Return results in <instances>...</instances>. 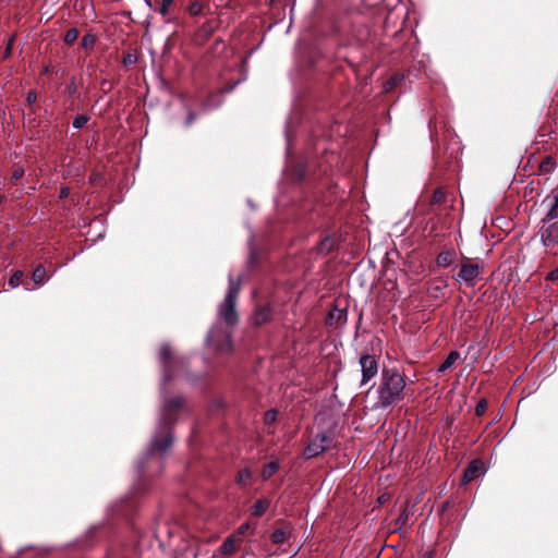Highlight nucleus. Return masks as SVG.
I'll use <instances>...</instances> for the list:
<instances>
[{
	"instance_id": "f257e3e1",
	"label": "nucleus",
	"mask_w": 558,
	"mask_h": 558,
	"mask_svg": "<svg viewBox=\"0 0 558 558\" xmlns=\"http://www.w3.org/2000/svg\"><path fill=\"white\" fill-rule=\"evenodd\" d=\"M405 388V379L402 374L396 369L384 368L381 372L380 384L376 390L377 399L373 408L376 410L387 409L402 399Z\"/></svg>"
},
{
	"instance_id": "f03ea898",
	"label": "nucleus",
	"mask_w": 558,
	"mask_h": 558,
	"mask_svg": "<svg viewBox=\"0 0 558 558\" xmlns=\"http://www.w3.org/2000/svg\"><path fill=\"white\" fill-rule=\"evenodd\" d=\"M184 407V399L182 397H173L165 401L160 424L161 430L155 435L151 449L155 452L165 453L172 445V436L169 430L171 424L175 421V414Z\"/></svg>"
},
{
	"instance_id": "7ed1b4c3",
	"label": "nucleus",
	"mask_w": 558,
	"mask_h": 558,
	"mask_svg": "<svg viewBox=\"0 0 558 558\" xmlns=\"http://www.w3.org/2000/svg\"><path fill=\"white\" fill-rule=\"evenodd\" d=\"M240 292V279L234 280L231 276L229 277V288L225 296V300L219 306V317L230 326H233L238 322V314L235 312L236 298Z\"/></svg>"
},
{
	"instance_id": "20e7f679",
	"label": "nucleus",
	"mask_w": 558,
	"mask_h": 558,
	"mask_svg": "<svg viewBox=\"0 0 558 558\" xmlns=\"http://www.w3.org/2000/svg\"><path fill=\"white\" fill-rule=\"evenodd\" d=\"M207 343L221 353H230L232 343L230 335L220 327H214L207 335Z\"/></svg>"
},
{
	"instance_id": "39448f33",
	"label": "nucleus",
	"mask_w": 558,
	"mask_h": 558,
	"mask_svg": "<svg viewBox=\"0 0 558 558\" xmlns=\"http://www.w3.org/2000/svg\"><path fill=\"white\" fill-rule=\"evenodd\" d=\"M332 441L333 438L330 435L325 433L317 434L310 440L307 447L304 449L303 454L306 459L315 458L330 448Z\"/></svg>"
},
{
	"instance_id": "423d86ee",
	"label": "nucleus",
	"mask_w": 558,
	"mask_h": 558,
	"mask_svg": "<svg viewBox=\"0 0 558 558\" xmlns=\"http://www.w3.org/2000/svg\"><path fill=\"white\" fill-rule=\"evenodd\" d=\"M362 372L361 385H366L378 373V362L374 355L363 354L360 356Z\"/></svg>"
},
{
	"instance_id": "0eeeda50",
	"label": "nucleus",
	"mask_w": 558,
	"mask_h": 558,
	"mask_svg": "<svg viewBox=\"0 0 558 558\" xmlns=\"http://www.w3.org/2000/svg\"><path fill=\"white\" fill-rule=\"evenodd\" d=\"M294 537V527L289 522H281L270 535L274 545H282L289 543Z\"/></svg>"
},
{
	"instance_id": "6e6552de",
	"label": "nucleus",
	"mask_w": 558,
	"mask_h": 558,
	"mask_svg": "<svg viewBox=\"0 0 558 558\" xmlns=\"http://www.w3.org/2000/svg\"><path fill=\"white\" fill-rule=\"evenodd\" d=\"M159 356H160L161 361L163 362L165 368H166V375L163 377V385H166V383L171 379L172 373H173V368H174V366L177 364L180 363V361L177 360L172 355V351H171V348L169 345H162L160 348Z\"/></svg>"
},
{
	"instance_id": "1a4fd4ad",
	"label": "nucleus",
	"mask_w": 558,
	"mask_h": 558,
	"mask_svg": "<svg viewBox=\"0 0 558 558\" xmlns=\"http://www.w3.org/2000/svg\"><path fill=\"white\" fill-rule=\"evenodd\" d=\"M541 242L546 247H554L558 244V221L543 226L539 230Z\"/></svg>"
},
{
	"instance_id": "9d476101",
	"label": "nucleus",
	"mask_w": 558,
	"mask_h": 558,
	"mask_svg": "<svg viewBox=\"0 0 558 558\" xmlns=\"http://www.w3.org/2000/svg\"><path fill=\"white\" fill-rule=\"evenodd\" d=\"M480 275L478 264H471L469 259L461 265L460 271L456 276V280L465 283H472Z\"/></svg>"
},
{
	"instance_id": "9b49d317",
	"label": "nucleus",
	"mask_w": 558,
	"mask_h": 558,
	"mask_svg": "<svg viewBox=\"0 0 558 558\" xmlns=\"http://www.w3.org/2000/svg\"><path fill=\"white\" fill-rule=\"evenodd\" d=\"M241 538H238L235 534L228 536L217 551L210 558H217L218 555L232 556L238 551Z\"/></svg>"
},
{
	"instance_id": "f8f14e48",
	"label": "nucleus",
	"mask_w": 558,
	"mask_h": 558,
	"mask_svg": "<svg viewBox=\"0 0 558 558\" xmlns=\"http://www.w3.org/2000/svg\"><path fill=\"white\" fill-rule=\"evenodd\" d=\"M485 471V465L481 460H473L464 471L463 482L470 483L484 475Z\"/></svg>"
},
{
	"instance_id": "ddd939ff",
	"label": "nucleus",
	"mask_w": 558,
	"mask_h": 558,
	"mask_svg": "<svg viewBox=\"0 0 558 558\" xmlns=\"http://www.w3.org/2000/svg\"><path fill=\"white\" fill-rule=\"evenodd\" d=\"M348 313L345 310L333 307L327 316V325L338 328L347 323Z\"/></svg>"
},
{
	"instance_id": "4468645a",
	"label": "nucleus",
	"mask_w": 558,
	"mask_h": 558,
	"mask_svg": "<svg viewBox=\"0 0 558 558\" xmlns=\"http://www.w3.org/2000/svg\"><path fill=\"white\" fill-rule=\"evenodd\" d=\"M556 167L555 160L550 156H546L538 166L539 174H547L554 171Z\"/></svg>"
},
{
	"instance_id": "2eb2a0df",
	"label": "nucleus",
	"mask_w": 558,
	"mask_h": 558,
	"mask_svg": "<svg viewBox=\"0 0 558 558\" xmlns=\"http://www.w3.org/2000/svg\"><path fill=\"white\" fill-rule=\"evenodd\" d=\"M32 279L35 284L41 286L47 281L46 269L43 265H38L32 272Z\"/></svg>"
},
{
	"instance_id": "dca6fc26",
	"label": "nucleus",
	"mask_w": 558,
	"mask_h": 558,
	"mask_svg": "<svg viewBox=\"0 0 558 558\" xmlns=\"http://www.w3.org/2000/svg\"><path fill=\"white\" fill-rule=\"evenodd\" d=\"M460 357V353L458 351H451L446 360L441 363V365L438 368V372L445 373L447 369H449L456 361Z\"/></svg>"
},
{
	"instance_id": "f3484780",
	"label": "nucleus",
	"mask_w": 558,
	"mask_h": 558,
	"mask_svg": "<svg viewBox=\"0 0 558 558\" xmlns=\"http://www.w3.org/2000/svg\"><path fill=\"white\" fill-rule=\"evenodd\" d=\"M403 74L397 73L384 83V92L388 93L393 90L401 82H403Z\"/></svg>"
},
{
	"instance_id": "a211bd4d",
	"label": "nucleus",
	"mask_w": 558,
	"mask_h": 558,
	"mask_svg": "<svg viewBox=\"0 0 558 558\" xmlns=\"http://www.w3.org/2000/svg\"><path fill=\"white\" fill-rule=\"evenodd\" d=\"M279 470V462L278 461H270L269 463L265 464L262 471V477L264 480L270 478L277 471Z\"/></svg>"
},
{
	"instance_id": "6ab92c4d",
	"label": "nucleus",
	"mask_w": 558,
	"mask_h": 558,
	"mask_svg": "<svg viewBox=\"0 0 558 558\" xmlns=\"http://www.w3.org/2000/svg\"><path fill=\"white\" fill-rule=\"evenodd\" d=\"M268 506L269 502L266 499H259L252 507L251 513L255 517H262L266 512Z\"/></svg>"
},
{
	"instance_id": "aec40b11",
	"label": "nucleus",
	"mask_w": 558,
	"mask_h": 558,
	"mask_svg": "<svg viewBox=\"0 0 558 558\" xmlns=\"http://www.w3.org/2000/svg\"><path fill=\"white\" fill-rule=\"evenodd\" d=\"M453 262V253L450 251L441 252L437 256V265L440 267H448Z\"/></svg>"
},
{
	"instance_id": "412c9836",
	"label": "nucleus",
	"mask_w": 558,
	"mask_h": 558,
	"mask_svg": "<svg viewBox=\"0 0 558 558\" xmlns=\"http://www.w3.org/2000/svg\"><path fill=\"white\" fill-rule=\"evenodd\" d=\"M97 38L93 33H86L81 40V46L84 50H93Z\"/></svg>"
},
{
	"instance_id": "4be33fe9",
	"label": "nucleus",
	"mask_w": 558,
	"mask_h": 558,
	"mask_svg": "<svg viewBox=\"0 0 558 558\" xmlns=\"http://www.w3.org/2000/svg\"><path fill=\"white\" fill-rule=\"evenodd\" d=\"M557 218H558V191H557V194L555 195L554 204L551 205V207L547 211V214H546L545 218L543 219V221H551V220L557 219Z\"/></svg>"
},
{
	"instance_id": "5701e85b",
	"label": "nucleus",
	"mask_w": 558,
	"mask_h": 558,
	"mask_svg": "<svg viewBox=\"0 0 558 558\" xmlns=\"http://www.w3.org/2000/svg\"><path fill=\"white\" fill-rule=\"evenodd\" d=\"M78 31L76 28H70L65 32L63 40L66 45H72L76 41Z\"/></svg>"
},
{
	"instance_id": "b1692460",
	"label": "nucleus",
	"mask_w": 558,
	"mask_h": 558,
	"mask_svg": "<svg viewBox=\"0 0 558 558\" xmlns=\"http://www.w3.org/2000/svg\"><path fill=\"white\" fill-rule=\"evenodd\" d=\"M251 476V471L248 469H243L238 473L236 482L240 485H246Z\"/></svg>"
},
{
	"instance_id": "393cba45",
	"label": "nucleus",
	"mask_w": 558,
	"mask_h": 558,
	"mask_svg": "<svg viewBox=\"0 0 558 558\" xmlns=\"http://www.w3.org/2000/svg\"><path fill=\"white\" fill-rule=\"evenodd\" d=\"M22 279H23V272L21 270H16L12 276L11 278L9 279V284L12 287V288H16L21 284L22 282Z\"/></svg>"
},
{
	"instance_id": "a878e982",
	"label": "nucleus",
	"mask_w": 558,
	"mask_h": 558,
	"mask_svg": "<svg viewBox=\"0 0 558 558\" xmlns=\"http://www.w3.org/2000/svg\"><path fill=\"white\" fill-rule=\"evenodd\" d=\"M268 310L262 308L255 314V324L259 325L267 320L268 318Z\"/></svg>"
},
{
	"instance_id": "bb28decb",
	"label": "nucleus",
	"mask_w": 558,
	"mask_h": 558,
	"mask_svg": "<svg viewBox=\"0 0 558 558\" xmlns=\"http://www.w3.org/2000/svg\"><path fill=\"white\" fill-rule=\"evenodd\" d=\"M87 117L80 114L74 118L72 125L75 129H82L87 123Z\"/></svg>"
},
{
	"instance_id": "cd10ccee",
	"label": "nucleus",
	"mask_w": 558,
	"mask_h": 558,
	"mask_svg": "<svg viewBox=\"0 0 558 558\" xmlns=\"http://www.w3.org/2000/svg\"><path fill=\"white\" fill-rule=\"evenodd\" d=\"M24 175V169L22 167H15L13 169V172H12V175H11V180L12 182H16L19 181L22 177Z\"/></svg>"
},
{
	"instance_id": "c85d7f7f",
	"label": "nucleus",
	"mask_w": 558,
	"mask_h": 558,
	"mask_svg": "<svg viewBox=\"0 0 558 558\" xmlns=\"http://www.w3.org/2000/svg\"><path fill=\"white\" fill-rule=\"evenodd\" d=\"M408 519H409V511H408V509H403L402 512L398 517L397 523L400 526L405 525L408 523Z\"/></svg>"
},
{
	"instance_id": "c756f323",
	"label": "nucleus",
	"mask_w": 558,
	"mask_h": 558,
	"mask_svg": "<svg viewBox=\"0 0 558 558\" xmlns=\"http://www.w3.org/2000/svg\"><path fill=\"white\" fill-rule=\"evenodd\" d=\"M137 61V56L135 53H129L123 57V65L129 66Z\"/></svg>"
},
{
	"instance_id": "7c9ffc66",
	"label": "nucleus",
	"mask_w": 558,
	"mask_h": 558,
	"mask_svg": "<svg viewBox=\"0 0 558 558\" xmlns=\"http://www.w3.org/2000/svg\"><path fill=\"white\" fill-rule=\"evenodd\" d=\"M250 529V523H243L241 524L238 530L233 533L238 538H240L243 534L246 533V531Z\"/></svg>"
},
{
	"instance_id": "2f4dec72",
	"label": "nucleus",
	"mask_w": 558,
	"mask_h": 558,
	"mask_svg": "<svg viewBox=\"0 0 558 558\" xmlns=\"http://www.w3.org/2000/svg\"><path fill=\"white\" fill-rule=\"evenodd\" d=\"M485 410H486V401L482 400L476 405V409H475L476 414L482 415V414H484Z\"/></svg>"
},
{
	"instance_id": "473e14b6",
	"label": "nucleus",
	"mask_w": 558,
	"mask_h": 558,
	"mask_svg": "<svg viewBox=\"0 0 558 558\" xmlns=\"http://www.w3.org/2000/svg\"><path fill=\"white\" fill-rule=\"evenodd\" d=\"M276 415H277L276 411H272V410L267 411L265 413V422L272 423L276 420Z\"/></svg>"
},
{
	"instance_id": "72a5a7b5",
	"label": "nucleus",
	"mask_w": 558,
	"mask_h": 558,
	"mask_svg": "<svg viewBox=\"0 0 558 558\" xmlns=\"http://www.w3.org/2000/svg\"><path fill=\"white\" fill-rule=\"evenodd\" d=\"M14 43V36L10 37L8 39V44H7V48H5V52H4V57H9L11 54V50H12V45Z\"/></svg>"
},
{
	"instance_id": "f704fd0d",
	"label": "nucleus",
	"mask_w": 558,
	"mask_h": 558,
	"mask_svg": "<svg viewBox=\"0 0 558 558\" xmlns=\"http://www.w3.org/2000/svg\"><path fill=\"white\" fill-rule=\"evenodd\" d=\"M444 192L441 190L435 191L433 195V203H439L444 198Z\"/></svg>"
},
{
	"instance_id": "c9c22d12",
	"label": "nucleus",
	"mask_w": 558,
	"mask_h": 558,
	"mask_svg": "<svg viewBox=\"0 0 558 558\" xmlns=\"http://www.w3.org/2000/svg\"><path fill=\"white\" fill-rule=\"evenodd\" d=\"M26 101H27V104H28L29 106H32L33 104H35V101H36V93H35V92H33V90L28 92L27 97H26Z\"/></svg>"
},
{
	"instance_id": "e433bc0d",
	"label": "nucleus",
	"mask_w": 558,
	"mask_h": 558,
	"mask_svg": "<svg viewBox=\"0 0 558 558\" xmlns=\"http://www.w3.org/2000/svg\"><path fill=\"white\" fill-rule=\"evenodd\" d=\"M546 279H547V280H550V281L558 279V268H556V269L551 270V271L546 276Z\"/></svg>"
},
{
	"instance_id": "4c0bfd02",
	"label": "nucleus",
	"mask_w": 558,
	"mask_h": 558,
	"mask_svg": "<svg viewBox=\"0 0 558 558\" xmlns=\"http://www.w3.org/2000/svg\"><path fill=\"white\" fill-rule=\"evenodd\" d=\"M173 0H162V5L160 12L165 14L167 12L168 7L172 3Z\"/></svg>"
},
{
	"instance_id": "58836bf2",
	"label": "nucleus",
	"mask_w": 558,
	"mask_h": 558,
	"mask_svg": "<svg viewBox=\"0 0 558 558\" xmlns=\"http://www.w3.org/2000/svg\"><path fill=\"white\" fill-rule=\"evenodd\" d=\"M69 193H70V189H69V187H66V186H63V187H61V190H60L59 197H60V198H65V197L69 195Z\"/></svg>"
},
{
	"instance_id": "ea45409f",
	"label": "nucleus",
	"mask_w": 558,
	"mask_h": 558,
	"mask_svg": "<svg viewBox=\"0 0 558 558\" xmlns=\"http://www.w3.org/2000/svg\"><path fill=\"white\" fill-rule=\"evenodd\" d=\"M199 10H201L199 7L196 5V4L191 7V13L192 14H197L199 12Z\"/></svg>"
},
{
	"instance_id": "a19ab883",
	"label": "nucleus",
	"mask_w": 558,
	"mask_h": 558,
	"mask_svg": "<svg viewBox=\"0 0 558 558\" xmlns=\"http://www.w3.org/2000/svg\"><path fill=\"white\" fill-rule=\"evenodd\" d=\"M194 120V116L192 113L189 114L187 119H186V125H190Z\"/></svg>"
},
{
	"instance_id": "79ce46f5",
	"label": "nucleus",
	"mask_w": 558,
	"mask_h": 558,
	"mask_svg": "<svg viewBox=\"0 0 558 558\" xmlns=\"http://www.w3.org/2000/svg\"><path fill=\"white\" fill-rule=\"evenodd\" d=\"M328 243H329V240H326V241H324V242L322 243V245H324V246H325V245H327Z\"/></svg>"
},
{
	"instance_id": "37998d69",
	"label": "nucleus",
	"mask_w": 558,
	"mask_h": 558,
	"mask_svg": "<svg viewBox=\"0 0 558 558\" xmlns=\"http://www.w3.org/2000/svg\"><path fill=\"white\" fill-rule=\"evenodd\" d=\"M3 202V197L0 195V205L2 204Z\"/></svg>"
},
{
	"instance_id": "c03bdc74",
	"label": "nucleus",
	"mask_w": 558,
	"mask_h": 558,
	"mask_svg": "<svg viewBox=\"0 0 558 558\" xmlns=\"http://www.w3.org/2000/svg\"><path fill=\"white\" fill-rule=\"evenodd\" d=\"M146 3H147L148 5H151L149 0H146Z\"/></svg>"
}]
</instances>
